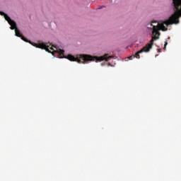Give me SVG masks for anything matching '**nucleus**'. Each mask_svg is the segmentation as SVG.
<instances>
[{
	"mask_svg": "<svg viewBox=\"0 0 181 181\" xmlns=\"http://www.w3.org/2000/svg\"><path fill=\"white\" fill-rule=\"evenodd\" d=\"M13 30H15L16 36H17L18 37H21L24 42L30 43V45L35 46V47H37L38 49H43L46 52H48V53H52V54H54V53H58L61 59H68V60H70V62H77L78 63H87V62H89V55L81 54L76 58L74 57V56L70 54L66 57L64 56V50L57 49V46L52 45V44L48 45L47 43L45 44L43 42L36 44L35 42H32L30 40H28L26 37H25L22 35V33H21V31L16 27H16L13 28Z\"/></svg>",
	"mask_w": 181,
	"mask_h": 181,
	"instance_id": "1",
	"label": "nucleus"
},
{
	"mask_svg": "<svg viewBox=\"0 0 181 181\" xmlns=\"http://www.w3.org/2000/svg\"><path fill=\"white\" fill-rule=\"evenodd\" d=\"M173 14L168 18V20L163 21L161 23L158 22H151L150 24L147 25L148 29H152V32L155 30H157V32L159 30H163V32H166L168 28L165 26H169V25H177L179 23V18H181V0H173Z\"/></svg>",
	"mask_w": 181,
	"mask_h": 181,
	"instance_id": "2",
	"label": "nucleus"
},
{
	"mask_svg": "<svg viewBox=\"0 0 181 181\" xmlns=\"http://www.w3.org/2000/svg\"><path fill=\"white\" fill-rule=\"evenodd\" d=\"M160 36V33H159L156 28H154L151 34L152 39L150 40V42L148 44L144 47V48H146V53H148V52H149V50L152 49V46H153V42H155V40H158Z\"/></svg>",
	"mask_w": 181,
	"mask_h": 181,
	"instance_id": "3",
	"label": "nucleus"
},
{
	"mask_svg": "<svg viewBox=\"0 0 181 181\" xmlns=\"http://www.w3.org/2000/svg\"><path fill=\"white\" fill-rule=\"evenodd\" d=\"M0 15H1V16H4V19H6L8 23H9V25H11V29L13 30L14 28L16 27V23L13 20L11 19V18L8 17L6 13L0 11Z\"/></svg>",
	"mask_w": 181,
	"mask_h": 181,
	"instance_id": "4",
	"label": "nucleus"
},
{
	"mask_svg": "<svg viewBox=\"0 0 181 181\" xmlns=\"http://www.w3.org/2000/svg\"><path fill=\"white\" fill-rule=\"evenodd\" d=\"M146 48H142L141 50H139V51H138L136 54H135V55H132V56H130V57H128V59H129V60H132V59H135V57H136V59H140L141 58V57L139 56V54H141V53H144V52H145V53H146Z\"/></svg>",
	"mask_w": 181,
	"mask_h": 181,
	"instance_id": "5",
	"label": "nucleus"
},
{
	"mask_svg": "<svg viewBox=\"0 0 181 181\" xmlns=\"http://www.w3.org/2000/svg\"><path fill=\"white\" fill-rule=\"evenodd\" d=\"M166 46H168V41H165V42L164 50L166 49Z\"/></svg>",
	"mask_w": 181,
	"mask_h": 181,
	"instance_id": "6",
	"label": "nucleus"
},
{
	"mask_svg": "<svg viewBox=\"0 0 181 181\" xmlns=\"http://www.w3.org/2000/svg\"><path fill=\"white\" fill-rule=\"evenodd\" d=\"M98 9H103V7H100V8H98Z\"/></svg>",
	"mask_w": 181,
	"mask_h": 181,
	"instance_id": "7",
	"label": "nucleus"
},
{
	"mask_svg": "<svg viewBox=\"0 0 181 181\" xmlns=\"http://www.w3.org/2000/svg\"><path fill=\"white\" fill-rule=\"evenodd\" d=\"M168 39H170V37H168Z\"/></svg>",
	"mask_w": 181,
	"mask_h": 181,
	"instance_id": "8",
	"label": "nucleus"
},
{
	"mask_svg": "<svg viewBox=\"0 0 181 181\" xmlns=\"http://www.w3.org/2000/svg\"><path fill=\"white\" fill-rule=\"evenodd\" d=\"M158 52H160V49H158Z\"/></svg>",
	"mask_w": 181,
	"mask_h": 181,
	"instance_id": "9",
	"label": "nucleus"
}]
</instances>
